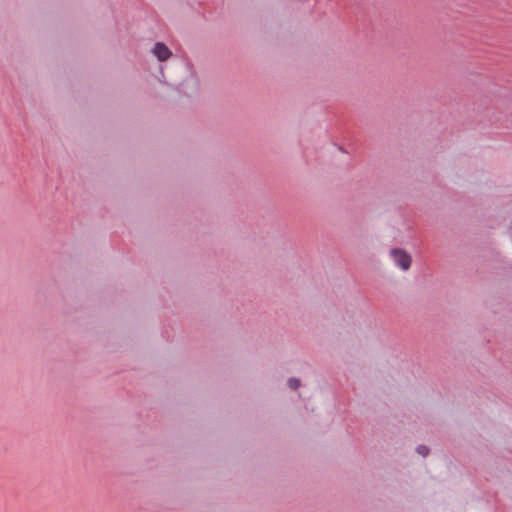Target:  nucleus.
<instances>
[{"label": "nucleus", "instance_id": "obj_1", "mask_svg": "<svg viewBox=\"0 0 512 512\" xmlns=\"http://www.w3.org/2000/svg\"><path fill=\"white\" fill-rule=\"evenodd\" d=\"M394 262L403 270H407L411 265V257L404 251L393 249L391 251Z\"/></svg>", "mask_w": 512, "mask_h": 512}, {"label": "nucleus", "instance_id": "obj_2", "mask_svg": "<svg viewBox=\"0 0 512 512\" xmlns=\"http://www.w3.org/2000/svg\"><path fill=\"white\" fill-rule=\"evenodd\" d=\"M153 54L159 61H166L172 55L170 49L161 42H157L154 45Z\"/></svg>", "mask_w": 512, "mask_h": 512}, {"label": "nucleus", "instance_id": "obj_3", "mask_svg": "<svg viewBox=\"0 0 512 512\" xmlns=\"http://www.w3.org/2000/svg\"><path fill=\"white\" fill-rule=\"evenodd\" d=\"M288 385L291 389H297L300 385V381L298 379L291 378L288 381Z\"/></svg>", "mask_w": 512, "mask_h": 512}, {"label": "nucleus", "instance_id": "obj_4", "mask_svg": "<svg viewBox=\"0 0 512 512\" xmlns=\"http://www.w3.org/2000/svg\"><path fill=\"white\" fill-rule=\"evenodd\" d=\"M417 452L422 455V456H426L429 452L428 448L426 446H419L417 448Z\"/></svg>", "mask_w": 512, "mask_h": 512}]
</instances>
